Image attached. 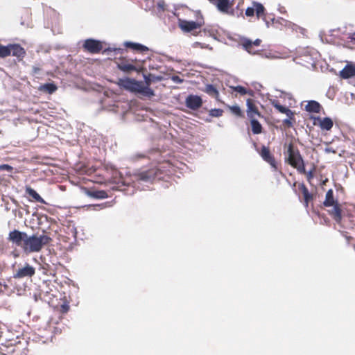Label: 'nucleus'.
<instances>
[{"instance_id": "obj_1", "label": "nucleus", "mask_w": 355, "mask_h": 355, "mask_svg": "<svg viewBox=\"0 0 355 355\" xmlns=\"http://www.w3.org/2000/svg\"><path fill=\"white\" fill-rule=\"evenodd\" d=\"M51 241V239L46 234L28 235L23 250L27 254L39 252L44 246L48 245Z\"/></svg>"}, {"instance_id": "obj_2", "label": "nucleus", "mask_w": 355, "mask_h": 355, "mask_svg": "<svg viewBox=\"0 0 355 355\" xmlns=\"http://www.w3.org/2000/svg\"><path fill=\"white\" fill-rule=\"evenodd\" d=\"M323 205L327 207H333L332 209L329 211L330 215L333 216L336 221L340 222L341 220V209L338 200L334 199V191L331 189H329L326 193Z\"/></svg>"}, {"instance_id": "obj_3", "label": "nucleus", "mask_w": 355, "mask_h": 355, "mask_svg": "<svg viewBox=\"0 0 355 355\" xmlns=\"http://www.w3.org/2000/svg\"><path fill=\"white\" fill-rule=\"evenodd\" d=\"M287 153L289 163L293 166L297 168L300 172L305 173L302 157L298 150L295 151L293 149L291 144L288 146Z\"/></svg>"}, {"instance_id": "obj_4", "label": "nucleus", "mask_w": 355, "mask_h": 355, "mask_svg": "<svg viewBox=\"0 0 355 355\" xmlns=\"http://www.w3.org/2000/svg\"><path fill=\"white\" fill-rule=\"evenodd\" d=\"M27 236L28 234L26 232L14 230L10 232L8 239L15 245L24 250Z\"/></svg>"}, {"instance_id": "obj_5", "label": "nucleus", "mask_w": 355, "mask_h": 355, "mask_svg": "<svg viewBox=\"0 0 355 355\" xmlns=\"http://www.w3.org/2000/svg\"><path fill=\"white\" fill-rule=\"evenodd\" d=\"M141 83V82L130 78H120L118 81L120 87L133 93H137Z\"/></svg>"}, {"instance_id": "obj_6", "label": "nucleus", "mask_w": 355, "mask_h": 355, "mask_svg": "<svg viewBox=\"0 0 355 355\" xmlns=\"http://www.w3.org/2000/svg\"><path fill=\"white\" fill-rule=\"evenodd\" d=\"M214 5L217 10L225 15H233L234 12L232 8L233 3L230 0H209Z\"/></svg>"}, {"instance_id": "obj_7", "label": "nucleus", "mask_w": 355, "mask_h": 355, "mask_svg": "<svg viewBox=\"0 0 355 355\" xmlns=\"http://www.w3.org/2000/svg\"><path fill=\"white\" fill-rule=\"evenodd\" d=\"M186 106L192 110H196L199 109L202 105V100L200 96L198 95H189L185 100Z\"/></svg>"}, {"instance_id": "obj_8", "label": "nucleus", "mask_w": 355, "mask_h": 355, "mask_svg": "<svg viewBox=\"0 0 355 355\" xmlns=\"http://www.w3.org/2000/svg\"><path fill=\"white\" fill-rule=\"evenodd\" d=\"M35 273V268L26 263V266L21 268H19L13 275L15 279H21L24 277H31Z\"/></svg>"}, {"instance_id": "obj_9", "label": "nucleus", "mask_w": 355, "mask_h": 355, "mask_svg": "<svg viewBox=\"0 0 355 355\" xmlns=\"http://www.w3.org/2000/svg\"><path fill=\"white\" fill-rule=\"evenodd\" d=\"M84 48L92 53H96L101 51L102 44L101 43L93 39H87L85 41Z\"/></svg>"}, {"instance_id": "obj_10", "label": "nucleus", "mask_w": 355, "mask_h": 355, "mask_svg": "<svg viewBox=\"0 0 355 355\" xmlns=\"http://www.w3.org/2000/svg\"><path fill=\"white\" fill-rule=\"evenodd\" d=\"M157 175V170L152 168L148 171H141L138 174L135 175V178L137 180L142 181V182H150L153 180Z\"/></svg>"}, {"instance_id": "obj_11", "label": "nucleus", "mask_w": 355, "mask_h": 355, "mask_svg": "<svg viewBox=\"0 0 355 355\" xmlns=\"http://www.w3.org/2000/svg\"><path fill=\"white\" fill-rule=\"evenodd\" d=\"M260 155L265 162H268L271 166L272 168L275 170L277 169L276 162L270 154V150L268 147L265 146H262Z\"/></svg>"}, {"instance_id": "obj_12", "label": "nucleus", "mask_w": 355, "mask_h": 355, "mask_svg": "<svg viewBox=\"0 0 355 355\" xmlns=\"http://www.w3.org/2000/svg\"><path fill=\"white\" fill-rule=\"evenodd\" d=\"M261 40L256 39L254 42H252L250 39L243 38L241 40V45L243 48L250 54H255L256 52L253 51L252 46H259L261 44Z\"/></svg>"}, {"instance_id": "obj_13", "label": "nucleus", "mask_w": 355, "mask_h": 355, "mask_svg": "<svg viewBox=\"0 0 355 355\" xmlns=\"http://www.w3.org/2000/svg\"><path fill=\"white\" fill-rule=\"evenodd\" d=\"M10 55L15 56L18 58H22L25 55V50L19 44H9Z\"/></svg>"}, {"instance_id": "obj_14", "label": "nucleus", "mask_w": 355, "mask_h": 355, "mask_svg": "<svg viewBox=\"0 0 355 355\" xmlns=\"http://www.w3.org/2000/svg\"><path fill=\"white\" fill-rule=\"evenodd\" d=\"M271 104L279 112L285 114L287 117L292 118L293 116V112L289 108L282 105L277 100L271 101Z\"/></svg>"}, {"instance_id": "obj_15", "label": "nucleus", "mask_w": 355, "mask_h": 355, "mask_svg": "<svg viewBox=\"0 0 355 355\" xmlns=\"http://www.w3.org/2000/svg\"><path fill=\"white\" fill-rule=\"evenodd\" d=\"M340 76L347 79L355 76V67L352 64H347L340 71Z\"/></svg>"}, {"instance_id": "obj_16", "label": "nucleus", "mask_w": 355, "mask_h": 355, "mask_svg": "<svg viewBox=\"0 0 355 355\" xmlns=\"http://www.w3.org/2000/svg\"><path fill=\"white\" fill-rule=\"evenodd\" d=\"M247 105V115L249 118L252 119L254 118L256 115H259V113L254 105L251 99H248L246 101Z\"/></svg>"}, {"instance_id": "obj_17", "label": "nucleus", "mask_w": 355, "mask_h": 355, "mask_svg": "<svg viewBox=\"0 0 355 355\" xmlns=\"http://www.w3.org/2000/svg\"><path fill=\"white\" fill-rule=\"evenodd\" d=\"M124 46L127 48H130L133 50L141 52L148 51L149 50V49L147 46L141 44L135 43L132 42H125L124 43Z\"/></svg>"}, {"instance_id": "obj_18", "label": "nucleus", "mask_w": 355, "mask_h": 355, "mask_svg": "<svg viewBox=\"0 0 355 355\" xmlns=\"http://www.w3.org/2000/svg\"><path fill=\"white\" fill-rule=\"evenodd\" d=\"M202 91L211 97L215 98L216 99L218 98L219 92L216 87L211 84L206 85Z\"/></svg>"}, {"instance_id": "obj_19", "label": "nucleus", "mask_w": 355, "mask_h": 355, "mask_svg": "<svg viewBox=\"0 0 355 355\" xmlns=\"http://www.w3.org/2000/svg\"><path fill=\"white\" fill-rule=\"evenodd\" d=\"M86 194L92 198H96V199H105L108 197L106 191L103 190H98V191H86Z\"/></svg>"}, {"instance_id": "obj_20", "label": "nucleus", "mask_w": 355, "mask_h": 355, "mask_svg": "<svg viewBox=\"0 0 355 355\" xmlns=\"http://www.w3.org/2000/svg\"><path fill=\"white\" fill-rule=\"evenodd\" d=\"M198 27V24L195 21H184L180 24L181 29L185 32H190L193 30L196 29Z\"/></svg>"}, {"instance_id": "obj_21", "label": "nucleus", "mask_w": 355, "mask_h": 355, "mask_svg": "<svg viewBox=\"0 0 355 355\" xmlns=\"http://www.w3.org/2000/svg\"><path fill=\"white\" fill-rule=\"evenodd\" d=\"M306 111L313 113H319L320 111V105L315 101H310L305 107Z\"/></svg>"}, {"instance_id": "obj_22", "label": "nucleus", "mask_w": 355, "mask_h": 355, "mask_svg": "<svg viewBox=\"0 0 355 355\" xmlns=\"http://www.w3.org/2000/svg\"><path fill=\"white\" fill-rule=\"evenodd\" d=\"M137 94H140L144 96L150 98L155 96L154 91L150 88L148 86H144L141 83L139 87V89L137 92Z\"/></svg>"}, {"instance_id": "obj_23", "label": "nucleus", "mask_w": 355, "mask_h": 355, "mask_svg": "<svg viewBox=\"0 0 355 355\" xmlns=\"http://www.w3.org/2000/svg\"><path fill=\"white\" fill-rule=\"evenodd\" d=\"M26 193L31 196L36 202L46 204L45 200L31 187H27L26 188Z\"/></svg>"}, {"instance_id": "obj_24", "label": "nucleus", "mask_w": 355, "mask_h": 355, "mask_svg": "<svg viewBox=\"0 0 355 355\" xmlns=\"http://www.w3.org/2000/svg\"><path fill=\"white\" fill-rule=\"evenodd\" d=\"M320 127L322 130H329L333 127V121L329 117L320 119Z\"/></svg>"}, {"instance_id": "obj_25", "label": "nucleus", "mask_w": 355, "mask_h": 355, "mask_svg": "<svg viewBox=\"0 0 355 355\" xmlns=\"http://www.w3.org/2000/svg\"><path fill=\"white\" fill-rule=\"evenodd\" d=\"M252 131L254 134H259L261 132L262 127L261 123L254 118L251 119Z\"/></svg>"}, {"instance_id": "obj_26", "label": "nucleus", "mask_w": 355, "mask_h": 355, "mask_svg": "<svg viewBox=\"0 0 355 355\" xmlns=\"http://www.w3.org/2000/svg\"><path fill=\"white\" fill-rule=\"evenodd\" d=\"M300 187H301L302 194H303V196L304 198L305 206L307 207L309 201L312 199V195L309 193L308 189L306 187V186L304 184H302L300 186Z\"/></svg>"}, {"instance_id": "obj_27", "label": "nucleus", "mask_w": 355, "mask_h": 355, "mask_svg": "<svg viewBox=\"0 0 355 355\" xmlns=\"http://www.w3.org/2000/svg\"><path fill=\"white\" fill-rule=\"evenodd\" d=\"M42 90H44L49 94H52L57 90V86L53 83H46L40 87Z\"/></svg>"}, {"instance_id": "obj_28", "label": "nucleus", "mask_w": 355, "mask_h": 355, "mask_svg": "<svg viewBox=\"0 0 355 355\" xmlns=\"http://www.w3.org/2000/svg\"><path fill=\"white\" fill-rule=\"evenodd\" d=\"M253 6H254V10L256 12L257 16L258 17H262L265 11L263 6L258 2H253Z\"/></svg>"}, {"instance_id": "obj_29", "label": "nucleus", "mask_w": 355, "mask_h": 355, "mask_svg": "<svg viewBox=\"0 0 355 355\" xmlns=\"http://www.w3.org/2000/svg\"><path fill=\"white\" fill-rule=\"evenodd\" d=\"M118 67L120 70H121L124 72H129L131 71L136 70V67L131 64H123V63L119 64L118 65Z\"/></svg>"}, {"instance_id": "obj_30", "label": "nucleus", "mask_w": 355, "mask_h": 355, "mask_svg": "<svg viewBox=\"0 0 355 355\" xmlns=\"http://www.w3.org/2000/svg\"><path fill=\"white\" fill-rule=\"evenodd\" d=\"M10 55L9 44L7 46L0 45V58H6Z\"/></svg>"}, {"instance_id": "obj_31", "label": "nucleus", "mask_w": 355, "mask_h": 355, "mask_svg": "<svg viewBox=\"0 0 355 355\" xmlns=\"http://www.w3.org/2000/svg\"><path fill=\"white\" fill-rule=\"evenodd\" d=\"M232 88H233L234 91L241 94V95H245L248 93H250V94H252V92H248V90L244 87L241 86V85H238V86L234 87Z\"/></svg>"}, {"instance_id": "obj_32", "label": "nucleus", "mask_w": 355, "mask_h": 355, "mask_svg": "<svg viewBox=\"0 0 355 355\" xmlns=\"http://www.w3.org/2000/svg\"><path fill=\"white\" fill-rule=\"evenodd\" d=\"M262 58H268V59H279L281 58L279 55L275 53H272V52H266L261 54Z\"/></svg>"}, {"instance_id": "obj_33", "label": "nucleus", "mask_w": 355, "mask_h": 355, "mask_svg": "<svg viewBox=\"0 0 355 355\" xmlns=\"http://www.w3.org/2000/svg\"><path fill=\"white\" fill-rule=\"evenodd\" d=\"M223 110L214 108V109H211L209 111V115L211 116H214V117H218L223 114Z\"/></svg>"}, {"instance_id": "obj_34", "label": "nucleus", "mask_w": 355, "mask_h": 355, "mask_svg": "<svg viewBox=\"0 0 355 355\" xmlns=\"http://www.w3.org/2000/svg\"><path fill=\"white\" fill-rule=\"evenodd\" d=\"M230 110L232 111V112L234 114H235L236 116H240L241 115V110L240 107L238 105L232 106L230 107Z\"/></svg>"}, {"instance_id": "obj_35", "label": "nucleus", "mask_w": 355, "mask_h": 355, "mask_svg": "<svg viewBox=\"0 0 355 355\" xmlns=\"http://www.w3.org/2000/svg\"><path fill=\"white\" fill-rule=\"evenodd\" d=\"M107 203L97 204V205H89V207H92L93 210H99L105 208Z\"/></svg>"}, {"instance_id": "obj_36", "label": "nucleus", "mask_w": 355, "mask_h": 355, "mask_svg": "<svg viewBox=\"0 0 355 355\" xmlns=\"http://www.w3.org/2000/svg\"><path fill=\"white\" fill-rule=\"evenodd\" d=\"M254 6H253V7H248L246 10H245V15L248 17H252L254 15Z\"/></svg>"}, {"instance_id": "obj_37", "label": "nucleus", "mask_w": 355, "mask_h": 355, "mask_svg": "<svg viewBox=\"0 0 355 355\" xmlns=\"http://www.w3.org/2000/svg\"><path fill=\"white\" fill-rule=\"evenodd\" d=\"M192 46L193 48H196V47H200L201 49H205V48H208L209 47V45L208 44H204V43H200V42H194L193 44H192Z\"/></svg>"}, {"instance_id": "obj_38", "label": "nucleus", "mask_w": 355, "mask_h": 355, "mask_svg": "<svg viewBox=\"0 0 355 355\" xmlns=\"http://www.w3.org/2000/svg\"><path fill=\"white\" fill-rule=\"evenodd\" d=\"M171 80L176 83V84H180L183 82V79H182L180 76H173L171 77Z\"/></svg>"}, {"instance_id": "obj_39", "label": "nucleus", "mask_w": 355, "mask_h": 355, "mask_svg": "<svg viewBox=\"0 0 355 355\" xmlns=\"http://www.w3.org/2000/svg\"><path fill=\"white\" fill-rule=\"evenodd\" d=\"M1 170H6L7 171H11L12 170V167L8 164H2L0 166Z\"/></svg>"}, {"instance_id": "obj_40", "label": "nucleus", "mask_w": 355, "mask_h": 355, "mask_svg": "<svg viewBox=\"0 0 355 355\" xmlns=\"http://www.w3.org/2000/svg\"><path fill=\"white\" fill-rule=\"evenodd\" d=\"M291 119L292 118H289L288 117L287 119H285L283 122L285 125H288V127H291L293 125V123L291 122Z\"/></svg>"}, {"instance_id": "obj_41", "label": "nucleus", "mask_w": 355, "mask_h": 355, "mask_svg": "<svg viewBox=\"0 0 355 355\" xmlns=\"http://www.w3.org/2000/svg\"><path fill=\"white\" fill-rule=\"evenodd\" d=\"M347 38L350 39L352 41H355V33H349Z\"/></svg>"}, {"instance_id": "obj_42", "label": "nucleus", "mask_w": 355, "mask_h": 355, "mask_svg": "<svg viewBox=\"0 0 355 355\" xmlns=\"http://www.w3.org/2000/svg\"><path fill=\"white\" fill-rule=\"evenodd\" d=\"M144 79L147 86H149L151 83V80L146 76H144Z\"/></svg>"}, {"instance_id": "obj_43", "label": "nucleus", "mask_w": 355, "mask_h": 355, "mask_svg": "<svg viewBox=\"0 0 355 355\" xmlns=\"http://www.w3.org/2000/svg\"><path fill=\"white\" fill-rule=\"evenodd\" d=\"M33 71L34 73H38L39 71H40V68H38L37 67H33Z\"/></svg>"}, {"instance_id": "obj_44", "label": "nucleus", "mask_w": 355, "mask_h": 355, "mask_svg": "<svg viewBox=\"0 0 355 355\" xmlns=\"http://www.w3.org/2000/svg\"><path fill=\"white\" fill-rule=\"evenodd\" d=\"M313 173H312V171H310L308 173H307V178L309 180L313 178Z\"/></svg>"}, {"instance_id": "obj_45", "label": "nucleus", "mask_w": 355, "mask_h": 355, "mask_svg": "<svg viewBox=\"0 0 355 355\" xmlns=\"http://www.w3.org/2000/svg\"><path fill=\"white\" fill-rule=\"evenodd\" d=\"M62 308L64 309L65 311H67L68 309H69V306L68 305H64L62 306Z\"/></svg>"}, {"instance_id": "obj_46", "label": "nucleus", "mask_w": 355, "mask_h": 355, "mask_svg": "<svg viewBox=\"0 0 355 355\" xmlns=\"http://www.w3.org/2000/svg\"><path fill=\"white\" fill-rule=\"evenodd\" d=\"M266 26L268 27L269 26V23L268 21L266 20Z\"/></svg>"}, {"instance_id": "obj_47", "label": "nucleus", "mask_w": 355, "mask_h": 355, "mask_svg": "<svg viewBox=\"0 0 355 355\" xmlns=\"http://www.w3.org/2000/svg\"><path fill=\"white\" fill-rule=\"evenodd\" d=\"M271 21H272V23H274V22H275V19L274 18H272V19H271Z\"/></svg>"}, {"instance_id": "obj_48", "label": "nucleus", "mask_w": 355, "mask_h": 355, "mask_svg": "<svg viewBox=\"0 0 355 355\" xmlns=\"http://www.w3.org/2000/svg\"><path fill=\"white\" fill-rule=\"evenodd\" d=\"M156 79L158 80H160L161 78L160 77H157Z\"/></svg>"}]
</instances>
